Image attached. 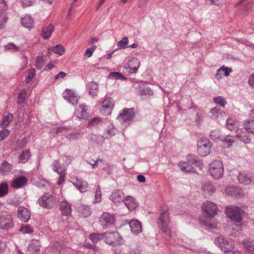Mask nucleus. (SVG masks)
Masks as SVG:
<instances>
[{
	"label": "nucleus",
	"instance_id": "nucleus-27",
	"mask_svg": "<svg viewBox=\"0 0 254 254\" xmlns=\"http://www.w3.org/2000/svg\"><path fill=\"white\" fill-rule=\"evenodd\" d=\"M238 179L240 184L245 185L250 184L252 182V177L245 173H240L238 176Z\"/></svg>",
	"mask_w": 254,
	"mask_h": 254
},
{
	"label": "nucleus",
	"instance_id": "nucleus-37",
	"mask_svg": "<svg viewBox=\"0 0 254 254\" xmlns=\"http://www.w3.org/2000/svg\"><path fill=\"white\" fill-rule=\"evenodd\" d=\"M246 129L252 133H254V121L248 120L244 123Z\"/></svg>",
	"mask_w": 254,
	"mask_h": 254
},
{
	"label": "nucleus",
	"instance_id": "nucleus-29",
	"mask_svg": "<svg viewBox=\"0 0 254 254\" xmlns=\"http://www.w3.org/2000/svg\"><path fill=\"white\" fill-rule=\"evenodd\" d=\"M137 88L141 95L151 96L153 94L152 90L150 88L145 86L144 84L138 85Z\"/></svg>",
	"mask_w": 254,
	"mask_h": 254
},
{
	"label": "nucleus",
	"instance_id": "nucleus-36",
	"mask_svg": "<svg viewBox=\"0 0 254 254\" xmlns=\"http://www.w3.org/2000/svg\"><path fill=\"white\" fill-rule=\"evenodd\" d=\"M11 170V166L6 161L3 162L0 166V172L3 174L8 173Z\"/></svg>",
	"mask_w": 254,
	"mask_h": 254
},
{
	"label": "nucleus",
	"instance_id": "nucleus-32",
	"mask_svg": "<svg viewBox=\"0 0 254 254\" xmlns=\"http://www.w3.org/2000/svg\"><path fill=\"white\" fill-rule=\"evenodd\" d=\"M13 118V115L10 113L3 117L2 122L0 124L1 127H7L12 122Z\"/></svg>",
	"mask_w": 254,
	"mask_h": 254
},
{
	"label": "nucleus",
	"instance_id": "nucleus-61",
	"mask_svg": "<svg viewBox=\"0 0 254 254\" xmlns=\"http://www.w3.org/2000/svg\"><path fill=\"white\" fill-rule=\"evenodd\" d=\"M60 176L59 177V180L57 182V184L58 185H62L65 181V171L64 170V172H62L61 174H59Z\"/></svg>",
	"mask_w": 254,
	"mask_h": 254
},
{
	"label": "nucleus",
	"instance_id": "nucleus-28",
	"mask_svg": "<svg viewBox=\"0 0 254 254\" xmlns=\"http://www.w3.org/2000/svg\"><path fill=\"white\" fill-rule=\"evenodd\" d=\"M202 188L203 192L205 193L212 194L215 192L216 189L213 185L209 182L202 183Z\"/></svg>",
	"mask_w": 254,
	"mask_h": 254
},
{
	"label": "nucleus",
	"instance_id": "nucleus-14",
	"mask_svg": "<svg viewBox=\"0 0 254 254\" xmlns=\"http://www.w3.org/2000/svg\"><path fill=\"white\" fill-rule=\"evenodd\" d=\"M13 226V219L11 215H2L0 218V228L3 230H8Z\"/></svg>",
	"mask_w": 254,
	"mask_h": 254
},
{
	"label": "nucleus",
	"instance_id": "nucleus-40",
	"mask_svg": "<svg viewBox=\"0 0 254 254\" xmlns=\"http://www.w3.org/2000/svg\"><path fill=\"white\" fill-rule=\"evenodd\" d=\"M109 78L114 79H121L122 80L126 79V77H125L123 75L118 72H111L109 76Z\"/></svg>",
	"mask_w": 254,
	"mask_h": 254
},
{
	"label": "nucleus",
	"instance_id": "nucleus-38",
	"mask_svg": "<svg viewBox=\"0 0 254 254\" xmlns=\"http://www.w3.org/2000/svg\"><path fill=\"white\" fill-rule=\"evenodd\" d=\"M8 192V186L7 183L0 184V197L6 195Z\"/></svg>",
	"mask_w": 254,
	"mask_h": 254
},
{
	"label": "nucleus",
	"instance_id": "nucleus-21",
	"mask_svg": "<svg viewBox=\"0 0 254 254\" xmlns=\"http://www.w3.org/2000/svg\"><path fill=\"white\" fill-rule=\"evenodd\" d=\"M130 229L132 233L138 234L142 231L141 224L137 220H132L129 223Z\"/></svg>",
	"mask_w": 254,
	"mask_h": 254
},
{
	"label": "nucleus",
	"instance_id": "nucleus-26",
	"mask_svg": "<svg viewBox=\"0 0 254 254\" xmlns=\"http://www.w3.org/2000/svg\"><path fill=\"white\" fill-rule=\"evenodd\" d=\"M21 22L22 25L27 29H30L33 27L34 21L29 15H25L21 18Z\"/></svg>",
	"mask_w": 254,
	"mask_h": 254
},
{
	"label": "nucleus",
	"instance_id": "nucleus-30",
	"mask_svg": "<svg viewBox=\"0 0 254 254\" xmlns=\"http://www.w3.org/2000/svg\"><path fill=\"white\" fill-rule=\"evenodd\" d=\"M243 245L247 251L254 254V241L246 239L243 241Z\"/></svg>",
	"mask_w": 254,
	"mask_h": 254
},
{
	"label": "nucleus",
	"instance_id": "nucleus-2",
	"mask_svg": "<svg viewBox=\"0 0 254 254\" xmlns=\"http://www.w3.org/2000/svg\"><path fill=\"white\" fill-rule=\"evenodd\" d=\"M135 116V112L132 108H125L119 114L117 120L123 126L129 125Z\"/></svg>",
	"mask_w": 254,
	"mask_h": 254
},
{
	"label": "nucleus",
	"instance_id": "nucleus-46",
	"mask_svg": "<svg viewBox=\"0 0 254 254\" xmlns=\"http://www.w3.org/2000/svg\"><path fill=\"white\" fill-rule=\"evenodd\" d=\"M215 103L222 107H224L227 104L226 100L221 96H218L214 98Z\"/></svg>",
	"mask_w": 254,
	"mask_h": 254
},
{
	"label": "nucleus",
	"instance_id": "nucleus-13",
	"mask_svg": "<svg viewBox=\"0 0 254 254\" xmlns=\"http://www.w3.org/2000/svg\"><path fill=\"white\" fill-rule=\"evenodd\" d=\"M75 116L80 120L87 119L90 116L87 106L82 104L79 106L74 113Z\"/></svg>",
	"mask_w": 254,
	"mask_h": 254
},
{
	"label": "nucleus",
	"instance_id": "nucleus-47",
	"mask_svg": "<svg viewBox=\"0 0 254 254\" xmlns=\"http://www.w3.org/2000/svg\"><path fill=\"white\" fill-rule=\"evenodd\" d=\"M38 241L36 240L32 241L28 247L29 250L34 252H36L39 251L40 249L39 248L38 245Z\"/></svg>",
	"mask_w": 254,
	"mask_h": 254
},
{
	"label": "nucleus",
	"instance_id": "nucleus-50",
	"mask_svg": "<svg viewBox=\"0 0 254 254\" xmlns=\"http://www.w3.org/2000/svg\"><path fill=\"white\" fill-rule=\"evenodd\" d=\"M128 43V40L127 37H124L122 40L120 41L118 44V47L120 49H124L127 47Z\"/></svg>",
	"mask_w": 254,
	"mask_h": 254
},
{
	"label": "nucleus",
	"instance_id": "nucleus-4",
	"mask_svg": "<svg viewBox=\"0 0 254 254\" xmlns=\"http://www.w3.org/2000/svg\"><path fill=\"white\" fill-rule=\"evenodd\" d=\"M115 217L114 214L105 212L99 218V223L104 229L115 226Z\"/></svg>",
	"mask_w": 254,
	"mask_h": 254
},
{
	"label": "nucleus",
	"instance_id": "nucleus-43",
	"mask_svg": "<svg viewBox=\"0 0 254 254\" xmlns=\"http://www.w3.org/2000/svg\"><path fill=\"white\" fill-rule=\"evenodd\" d=\"M44 64V60L43 56H39L37 57L35 63V66L37 69L40 70L42 68Z\"/></svg>",
	"mask_w": 254,
	"mask_h": 254
},
{
	"label": "nucleus",
	"instance_id": "nucleus-1",
	"mask_svg": "<svg viewBox=\"0 0 254 254\" xmlns=\"http://www.w3.org/2000/svg\"><path fill=\"white\" fill-rule=\"evenodd\" d=\"M202 209L203 215L199 218L200 223L205 229L208 230L216 228V224L210 222L217 213L218 209L216 204L210 201H206L203 204Z\"/></svg>",
	"mask_w": 254,
	"mask_h": 254
},
{
	"label": "nucleus",
	"instance_id": "nucleus-41",
	"mask_svg": "<svg viewBox=\"0 0 254 254\" xmlns=\"http://www.w3.org/2000/svg\"><path fill=\"white\" fill-rule=\"evenodd\" d=\"M26 94L27 92L25 89L20 90L18 95V104H21L25 102Z\"/></svg>",
	"mask_w": 254,
	"mask_h": 254
},
{
	"label": "nucleus",
	"instance_id": "nucleus-9",
	"mask_svg": "<svg viewBox=\"0 0 254 254\" xmlns=\"http://www.w3.org/2000/svg\"><path fill=\"white\" fill-rule=\"evenodd\" d=\"M197 152L201 156H206L211 152V144L209 140L201 139L197 141Z\"/></svg>",
	"mask_w": 254,
	"mask_h": 254
},
{
	"label": "nucleus",
	"instance_id": "nucleus-25",
	"mask_svg": "<svg viewBox=\"0 0 254 254\" xmlns=\"http://www.w3.org/2000/svg\"><path fill=\"white\" fill-rule=\"evenodd\" d=\"M88 87L89 93L92 97L96 96L99 91L98 84L95 81H91L88 83Z\"/></svg>",
	"mask_w": 254,
	"mask_h": 254
},
{
	"label": "nucleus",
	"instance_id": "nucleus-16",
	"mask_svg": "<svg viewBox=\"0 0 254 254\" xmlns=\"http://www.w3.org/2000/svg\"><path fill=\"white\" fill-rule=\"evenodd\" d=\"M17 217L22 221L26 222L30 218V213L27 209L23 206H20L18 208Z\"/></svg>",
	"mask_w": 254,
	"mask_h": 254
},
{
	"label": "nucleus",
	"instance_id": "nucleus-17",
	"mask_svg": "<svg viewBox=\"0 0 254 254\" xmlns=\"http://www.w3.org/2000/svg\"><path fill=\"white\" fill-rule=\"evenodd\" d=\"M124 194L120 190H115L110 196V199L114 202L116 205H118L121 202L124 201Z\"/></svg>",
	"mask_w": 254,
	"mask_h": 254
},
{
	"label": "nucleus",
	"instance_id": "nucleus-54",
	"mask_svg": "<svg viewBox=\"0 0 254 254\" xmlns=\"http://www.w3.org/2000/svg\"><path fill=\"white\" fill-rule=\"evenodd\" d=\"M220 140L226 142L228 146H231L235 141L233 138H230L229 135L226 136H222V137L220 138Z\"/></svg>",
	"mask_w": 254,
	"mask_h": 254
},
{
	"label": "nucleus",
	"instance_id": "nucleus-19",
	"mask_svg": "<svg viewBox=\"0 0 254 254\" xmlns=\"http://www.w3.org/2000/svg\"><path fill=\"white\" fill-rule=\"evenodd\" d=\"M187 159L188 162L190 163L191 165L192 164L195 165V166L198 167L200 169H201L203 167V164L199 158L198 156L193 154H189L187 156Z\"/></svg>",
	"mask_w": 254,
	"mask_h": 254
},
{
	"label": "nucleus",
	"instance_id": "nucleus-11",
	"mask_svg": "<svg viewBox=\"0 0 254 254\" xmlns=\"http://www.w3.org/2000/svg\"><path fill=\"white\" fill-rule=\"evenodd\" d=\"M114 100L110 97H107L102 102V105L100 109V113L105 116L111 114L114 106Z\"/></svg>",
	"mask_w": 254,
	"mask_h": 254
},
{
	"label": "nucleus",
	"instance_id": "nucleus-22",
	"mask_svg": "<svg viewBox=\"0 0 254 254\" xmlns=\"http://www.w3.org/2000/svg\"><path fill=\"white\" fill-rule=\"evenodd\" d=\"M27 182V178L24 176H21L13 181L11 186L14 189H18L25 186Z\"/></svg>",
	"mask_w": 254,
	"mask_h": 254
},
{
	"label": "nucleus",
	"instance_id": "nucleus-64",
	"mask_svg": "<svg viewBox=\"0 0 254 254\" xmlns=\"http://www.w3.org/2000/svg\"><path fill=\"white\" fill-rule=\"evenodd\" d=\"M248 82L251 86L254 88V73L250 76Z\"/></svg>",
	"mask_w": 254,
	"mask_h": 254
},
{
	"label": "nucleus",
	"instance_id": "nucleus-5",
	"mask_svg": "<svg viewBox=\"0 0 254 254\" xmlns=\"http://www.w3.org/2000/svg\"><path fill=\"white\" fill-rule=\"evenodd\" d=\"M103 234L105 243L110 245L115 246L122 243V238L117 231L106 232Z\"/></svg>",
	"mask_w": 254,
	"mask_h": 254
},
{
	"label": "nucleus",
	"instance_id": "nucleus-59",
	"mask_svg": "<svg viewBox=\"0 0 254 254\" xmlns=\"http://www.w3.org/2000/svg\"><path fill=\"white\" fill-rule=\"evenodd\" d=\"M102 121V120L101 118L99 117H95L93 118L92 120L90 121V122L88 124L89 126H94L98 124L101 123Z\"/></svg>",
	"mask_w": 254,
	"mask_h": 254
},
{
	"label": "nucleus",
	"instance_id": "nucleus-45",
	"mask_svg": "<svg viewBox=\"0 0 254 254\" xmlns=\"http://www.w3.org/2000/svg\"><path fill=\"white\" fill-rule=\"evenodd\" d=\"M35 69L33 68H31L28 70V74L25 78V82L27 83H29L30 81H31L35 75Z\"/></svg>",
	"mask_w": 254,
	"mask_h": 254
},
{
	"label": "nucleus",
	"instance_id": "nucleus-8",
	"mask_svg": "<svg viewBox=\"0 0 254 254\" xmlns=\"http://www.w3.org/2000/svg\"><path fill=\"white\" fill-rule=\"evenodd\" d=\"M227 215L232 220L240 222L242 220V210L236 206H229L226 208Z\"/></svg>",
	"mask_w": 254,
	"mask_h": 254
},
{
	"label": "nucleus",
	"instance_id": "nucleus-10",
	"mask_svg": "<svg viewBox=\"0 0 254 254\" xmlns=\"http://www.w3.org/2000/svg\"><path fill=\"white\" fill-rule=\"evenodd\" d=\"M169 223V213L167 211H165L161 214L159 218L158 224L160 229H161L165 234L170 236L171 235V230L168 227V225Z\"/></svg>",
	"mask_w": 254,
	"mask_h": 254
},
{
	"label": "nucleus",
	"instance_id": "nucleus-39",
	"mask_svg": "<svg viewBox=\"0 0 254 254\" xmlns=\"http://www.w3.org/2000/svg\"><path fill=\"white\" fill-rule=\"evenodd\" d=\"M80 211L81 215L84 217H87L90 216L91 213L90 208L88 206L86 205L81 206L80 209Z\"/></svg>",
	"mask_w": 254,
	"mask_h": 254
},
{
	"label": "nucleus",
	"instance_id": "nucleus-53",
	"mask_svg": "<svg viewBox=\"0 0 254 254\" xmlns=\"http://www.w3.org/2000/svg\"><path fill=\"white\" fill-rule=\"evenodd\" d=\"M95 198V202H99L101 200L102 194L100 190V187L99 186H98L96 189Z\"/></svg>",
	"mask_w": 254,
	"mask_h": 254
},
{
	"label": "nucleus",
	"instance_id": "nucleus-60",
	"mask_svg": "<svg viewBox=\"0 0 254 254\" xmlns=\"http://www.w3.org/2000/svg\"><path fill=\"white\" fill-rule=\"evenodd\" d=\"M35 0H21V3L23 7H27L32 5Z\"/></svg>",
	"mask_w": 254,
	"mask_h": 254
},
{
	"label": "nucleus",
	"instance_id": "nucleus-51",
	"mask_svg": "<svg viewBox=\"0 0 254 254\" xmlns=\"http://www.w3.org/2000/svg\"><path fill=\"white\" fill-rule=\"evenodd\" d=\"M210 112L216 118H218L219 115L225 114V112H222L221 109L217 107L212 108Z\"/></svg>",
	"mask_w": 254,
	"mask_h": 254
},
{
	"label": "nucleus",
	"instance_id": "nucleus-62",
	"mask_svg": "<svg viewBox=\"0 0 254 254\" xmlns=\"http://www.w3.org/2000/svg\"><path fill=\"white\" fill-rule=\"evenodd\" d=\"M221 69L222 72L224 71V75L226 76H228L230 73L232 71V70L231 68H228L224 66L221 67Z\"/></svg>",
	"mask_w": 254,
	"mask_h": 254
},
{
	"label": "nucleus",
	"instance_id": "nucleus-48",
	"mask_svg": "<svg viewBox=\"0 0 254 254\" xmlns=\"http://www.w3.org/2000/svg\"><path fill=\"white\" fill-rule=\"evenodd\" d=\"M210 137L211 139L217 141L220 140V138L222 136L219 134V131L218 130H213L210 134Z\"/></svg>",
	"mask_w": 254,
	"mask_h": 254
},
{
	"label": "nucleus",
	"instance_id": "nucleus-58",
	"mask_svg": "<svg viewBox=\"0 0 254 254\" xmlns=\"http://www.w3.org/2000/svg\"><path fill=\"white\" fill-rule=\"evenodd\" d=\"M80 136L81 134L79 132H72L67 135V137L70 140L77 139Z\"/></svg>",
	"mask_w": 254,
	"mask_h": 254
},
{
	"label": "nucleus",
	"instance_id": "nucleus-63",
	"mask_svg": "<svg viewBox=\"0 0 254 254\" xmlns=\"http://www.w3.org/2000/svg\"><path fill=\"white\" fill-rule=\"evenodd\" d=\"M241 140L245 143H250L251 142V139L249 135L246 134L243 135L241 137Z\"/></svg>",
	"mask_w": 254,
	"mask_h": 254
},
{
	"label": "nucleus",
	"instance_id": "nucleus-20",
	"mask_svg": "<svg viewBox=\"0 0 254 254\" xmlns=\"http://www.w3.org/2000/svg\"><path fill=\"white\" fill-rule=\"evenodd\" d=\"M54 30L55 27L51 24L44 26L42 28L41 36L44 39H48L50 37Z\"/></svg>",
	"mask_w": 254,
	"mask_h": 254
},
{
	"label": "nucleus",
	"instance_id": "nucleus-15",
	"mask_svg": "<svg viewBox=\"0 0 254 254\" xmlns=\"http://www.w3.org/2000/svg\"><path fill=\"white\" fill-rule=\"evenodd\" d=\"M140 66V62L136 58H133L125 64V67L130 69V73H136Z\"/></svg>",
	"mask_w": 254,
	"mask_h": 254
},
{
	"label": "nucleus",
	"instance_id": "nucleus-3",
	"mask_svg": "<svg viewBox=\"0 0 254 254\" xmlns=\"http://www.w3.org/2000/svg\"><path fill=\"white\" fill-rule=\"evenodd\" d=\"M209 172L215 179H219L223 176L224 168L222 163L218 160H215L209 165Z\"/></svg>",
	"mask_w": 254,
	"mask_h": 254
},
{
	"label": "nucleus",
	"instance_id": "nucleus-55",
	"mask_svg": "<svg viewBox=\"0 0 254 254\" xmlns=\"http://www.w3.org/2000/svg\"><path fill=\"white\" fill-rule=\"evenodd\" d=\"M19 230L24 234L31 233L33 232L32 228L27 225L21 226Z\"/></svg>",
	"mask_w": 254,
	"mask_h": 254
},
{
	"label": "nucleus",
	"instance_id": "nucleus-42",
	"mask_svg": "<svg viewBox=\"0 0 254 254\" xmlns=\"http://www.w3.org/2000/svg\"><path fill=\"white\" fill-rule=\"evenodd\" d=\"M52 51L54 53L61 56L64 53L65 49L62 45L58 44L53 48Z\"/></svg>",
	"mask_w": 254,
	"mask_h": 254
},
{
	"label": "nucleus",
	"instance_id": "nucleus-6",
	"mask_svg": "<svg viewBox=\"0 0 254 254\" xmlns=\"http://www.w3.org/2000/svg\"><path fill=\"white\" fill-rule=\"evenodd\" d=\"M38 203L43 208L51 209L56 204V200L53 195L46 193L39 198Z\"/></svg>",
	"mask_w": 254,
	"mask_h": 254
},
{
	"label": "nucleus",
	"instance_id": "nucleus-44",
	"mask_svg": "<svg viewBox=\"0 0 254 254\" xmlns=\"http://www.w3.org/2000/svg\"><path fill=\"white\" fill-rule=\"evenodd\" d=\"M5 50H9L12 52H15L19 50V47L14 44L13 43H9L4 46Z\"/></svg>",
	"mask_w": 254,
	"mask_h": 254
},
{
	"label": "nucleus",
	"instance_id": "nucleus-18",
	"mask_svg": "<svg viewBox=\"0 0 254 254\" xmlns=\"http://www.w3.org/2000/svg\"><path fill=\"white\" fill-rule=\"evenodd\" d=\"M73 185L82 193L87 191L88 190V184L81 179H76V182L73 183Z\"/></svg>",
	"mask_w": 254,
	"mask_h": 254
},
{
	"label": "nucleus",
	"instance_id": "nucleus-52",
	"mask_svg": "<svg viewBox=\"0 0 254 254\" xmlns=\"http://www.w3.org/2000/svg\"><path fill=\"white\" fill-rule=\"evenodd\" d=\"M235 124H237V123L232 118H228L226 120V127L230 130H232L234 129V127H231V126H235Z\"/></svg>",
	"mask_w": 254,
	"mask_h": 254
},
{
	"label": "nucleus",
	"instance_id": "nucleus-24",
	"mask_svg": "<svg viewBox=\"0 0 254 254\" xmlns=\"http://www.w3.org/2000/svg\"><path fill=\"white\" fill-rule=\"evenodd\" d=\"M123 202L129 210H134L137 206L134 198L130 196H127Z\"/></svg>",
	"mask_w": 254,
	"mask_h": 254
},
{
	"label": "nucleus",
	"instance_id": "nucleus-7",
	"mask_svg": "<svg viewBox=\"0 0 254 254\" xmlns=\"http://www.w3.org/2000/svg\"><path fill=\"white\" fill-rule=\"evenodd\" d=\"M214 242L225 253L232 250L234 247L233 241L231 239L222 236L216 238Z\"/></svg>",
	"mask_w": 254,
	"mask_h": 254
},
{
	"label": "nucleus",
	"instance_id": "nucleus-56",
	"mask_svg": "<svg viewBox=\"0 0 254 254\" xmlns=\"http://www.w3.org/2000/svg\"><path fill=\"white\" fill-rule=\"evenodd\" d=\"M7 16L5 15H2L0 16V29H3L5 26V24L7 21Z\"/></svg>",
	"mask_w": 254,
	"mask_h": 254
},
{
	"label": "nucleus",
	"instance_id": "nucleus-31",
	"mask_svg": "<svg viewBox=\"0 0 254 254\" xmlns=\"http://www.w3.org/2000/svg\"><path fill=\"white\" fill-rule=\"evenodd\" d=\"M31 157V154L29 150H23L19 157V162L22 163L27 162Z\"/></svg>",
	"mask_w": 254,
	"mask_h": 254
},
{
	"label": "nucleus",
	"instance_id": "nucleus-33",
	"mask_svg": "<svg viewBox=\"0 0 254 254\" xmlns=\"http://www.w3.org/2000/svg\"><path fill=\"white\" fill-rule=\"evenodd\" d=\"M89 238L94 243H96L100 240L104 238V234L103 233H92L89 236Z\"/></svg>",
	"mask_w": 254,
	"mask_h": 254
},
{
	"label": "nucleus",
	"instance_id": "nucleus-12",
	"mask_svg": "<svg viewBox=\"0 0 254 254\" xmlns=\"http://www.w3.org/2000/svg\"><path fill=\"white\" fill-rule=\"evenodd\" d=\"M64 98L72 105H76L78 101V97L76 94L72 90L66 89L63 93Z\"/></svg>",
	"mask_w": 254,
	"mask_h": 254
},
{
	"label": "nucleus",
	"instance_id": "nucleus-34",
	"mask_svg": "<svg viewBox=\"0 0 254 254\" xmlns=\"http://www.w3.org/2000/svg\"><path fill=\"white\" fill-rule=\"evenodd\" d=\"M179 166L180 167L182 171H186L187 172H193V167H192V165L189 163V162H180Z\"/></svg>",
	"mask_w": 254,
	"mask_h": 254
},
{
	"label": "nucleus",
	"instance_id": "nucleus-23",
	"mask_svg": "<svg viewBox=\"0 0 254 254\" xmlns=\"http://www.w3.org/2000/svg\"><path fill=\"white\" fill-rule=\"evenodd\" d=\"M60 210L63 215L68 216L71 214V206L66 201H63L61 202L60 204Z\"/></svg>",
	"mask_w": 254,
	"mask_h": 254
},
{
	"label": "nucleus",
	"instance_id": "nucleus-35",
	"mask_svg": "<svg viewBox=\"0 0 254 254\" xmlns=\"http://www.w3.org/2000/svg\"><path fill=\"white\" fill-rule=\"evenodd\" d=\"M52 166L53 167V171L58 174H61L64 172V170L62 169L61 164L59 160H54Z\"/></svg>",
	"mask_w": 254,
	"mask_h": 254
},
{
	"label": "nucleus",
	"instance_id": "nucleus-57",
	"mask_svg": "<svg viewBox=\"0 0 254 254\" xmlns=\"http://www.w3.org/2000/svg\"><path fill=\"white\" fill-rule=\"evenodd\" d=\"M9 130L7 129H4L0 131V142L2 141L9 134Z\"/></svg>",
	"mask_w": 254,
	"mask_h": 254
},
{
	"label": "nucleus",
	"instance_id": "nucleus-49",
	"mask_svg": "<svg viewBox=\"0 0 254 254\" xmlns=\"http://www.w3.org/2000/svg\"><path fill=\"white\" fill-rule=\"evenodd\" d=\"M206 3L208 4H215L221 6L226 3V0H205Z\"/></svg>",
	"mask_w": 254,
	"mask_h": 254
}]
</instances>
